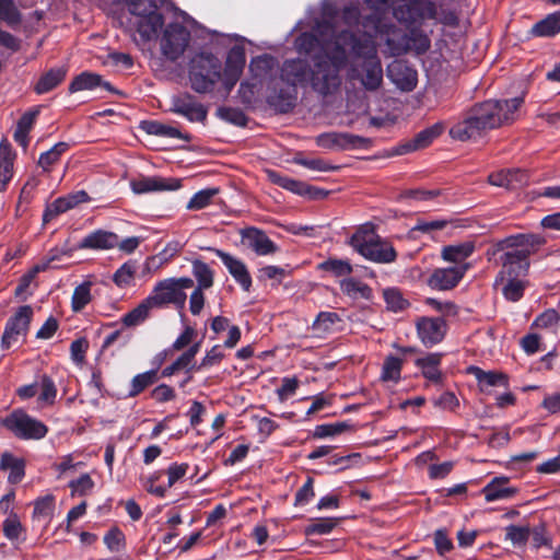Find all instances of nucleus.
<instances>
[{
	"mask_svg": "<svg viewBox=\"0 0 560 560\" xmlns=\"http://www.w3.org/2000/svg\"><path fill=\"white\" fill-rule=\"evenodd\" d=\"M130 187L135 194L142 195L153 191L175 190L179 187V184H170L165 178L159 176H140L130 182Z\"/></svg>",
	"mask_w": 560,
	"mask_h": 560,
	"instance_id": "nucleus-21",
	"label": "nucleus"
},
{
	"mask_svg": "<svg viewBox=\"0 0 560 560\" xmlns=\"http://www.w3.org/2000/svg\"><path fill=\"white\" fill-rule=\"evenodd\" d=\"M270 178L272 183L278 185L279 187L287 189L293 194L299 196H304L307 191V184L301 180L293 179L289 176L280 175L278 173H270Z\"/></svg>",
	"mask_w": 560,
	"mask_h": 560,
	"instance_id": "nucleus-43",
	"label": "nucleus"
},
{
	"mask_svg": "<svg viewBox=\"0 0 560 560\" xmlns=\"http://www.w3.org/2000/svg\"><path fill=\"white\" fill-rule=\"evenodd\" d=\"M468 371L476 377L481 387L499 386L509 388V376L505 373L495 371H483L479 366L474 365L469 366Z\"/></svg>",
	"mask_w": 560,
	"mask_h": 560,
	"instance_id": "nucleus-29",
	"label": "nucleus"
},
{
	"mask_svg": "<svg viewBox=\"0 0 560 560\" xmlns=\"http://www.w3.org/2000/svg\"><path fill=\"white\" fill-rule=\"evenodd\" d=\"M383 298L386 303V308L390 312H404L410 306V302L404 296L398 288H386L383 290Z\"/></svg>",
	"mask_w": 560,
	"mask_h": 560,
	"instance_id": "nucleus-36",
	"label": "nucleus"
},
{
	"mask_svg": "<svg viewBox=\"0 0 560 560\" xmlns=\"http://www.w3.org/2000/svg\"><path fill=\"white\" fill-rule=\"evenodd\" d=\"M405 359L388 354L383 362L381 380L383 382L398 383L401 378V370Z\"/></svg>",
	"mask_w": 560,
	"mask_h": 560,
	"instance_id": "nucleus-33",
	"label": "nucleus"
},
{
	"mask_svg": "<svg viewBox=\"0 0 560 560\" xmlns=\"http://www.w3.org/2000/svg\"><path fill=\"white\" fill-rule=\"evenodd\" d=\"M32 318L33 308L30 305L20 306L16 312L8 318L1 337L2 349L8 350L19 341L20 337H26Z\"/></svg>",
	"mask_w": 560,
	"mask_h": 560,
	"instance_id": "nucleus-8",
	"label": "nucleus"
},
{
	"mask_svg": "<svg viewBox=\"0 0 560 560\" xmlns=\"http://www.w3.org/2000/svg\"><path fill=\"white\" fill-rule=\"evenodd\" d=\"M91 287V281H84L74 288L71 298V308L74 313L83 311L92 301Z\"/></svg>",
	"mask_w": 560,
	"mask_h": 560,
	"instance_id": "nucleus-40",
	"label": "nucleus"
},
{
	"mask_svg": "<svg viewBox=\"0 0 560 560\" xmlns=\"http://www.w3.org/2000/svg\"><path fill=\"white\" fill-rule=\"evenodd\" d=\"M318 269L331 273L334 277H346L352 273L353 268L349 260L328 258L318 265Z\"/></svg>",
	"mask_w": 560,
	"mask_h": 560,
	"instance_id": "nucleus-41",
	"label": "nucleus"
},
{
	"mask_svg": "<svg viewBox=\"0 0 560 560\" xmlns=\"http://www.w3.org/2000/svg\"><path fill=\"white\" fill-rule=\"evenodd\" d=\"M159 380L158 370L151 369L143 373L135 375L130 382V387L127 394L128 398H135L144 392L148 387L152 386Z\"/></svg>",
	"mask_w": 560,
	"mask_h": 560,
	"instance_id": "nucleus-31",
	"label": "nucleus"
},
{
	"mask_svg": "<svg viewBox=\"0 0 560 560\" xmlns=\"http://www.w3.org/2000/svg\"><path fill=\"white\" fill-rule=\"evenodd\" d=\"M523 103L521 96L476 103L451 127L450 136L458 141L477 140L490 130L514 122Z\"/></svg>",
	"mask_w": 560,
	"mask_h": 560,
	"instance_id": "nucleus-2",
	"label": "nucleus"
},
{
	"mask_svg": "<svg viewBox=\"0 0 560 560\" xmlns=\"http://www.w3.org/2000/svg\"><path fill=\"white\" fill-rule=\"evenodd\" d=\"M393 15L399 23H402L407 26H411L421 22V15L418 13V8L415 0L394 8Z\"/></svg>",
	"mask_w": 560,
	"mask_h": 560,
	"instance_id": "nucleus-35",
	"label": "nucleus"
},
{
	"mask_svg": "<svg viewBox=\"0 0 560 560\" xmlns=\"http://www.w3.org/2000/svg\"><path fill=\"white\" fill-rule=\"evenodd\" d=\"M354 425L350 421H340L335 423H324L315 427L313 431V438L325 439L328 436H335L346 431L353 430Z\"/></svg>",
	"mask_w": 560,
	"mask_h": 560,
	"instance_id": "nucleus-42",
	"label": "nucleus"
},
{
	"mask_svg": "<svg viewBox=\"0 0 560 560\" xmlns=\"http://www.w3.org/2000/svg\"><path fill=\"white\" fill-rule=\"evenodd\" d=\"M117 244L116 233L98 229L84 236L77 245V249L106 250L115 248Z\"/></svg>",
	"mask_w": 560,
	"mask_h": 560,
	"instance_id": "nucleus-19",
	"label": "nucleus"
},
{
	"mask_svg": "<svg viewBox=\"0 0 560 560\" xmlns=\"http://www.w3.org/2000/svg\"><path fill=\"white\" fill-rule=\"evenodd\" d=\"M191 89L197 93H209L222 78V63L211 52L195 55L188 67Z\"/></svg>",
	"mask_w": 560,
	"mask_h": 560,
	"instance_id": "nucleus-4",
	"label": "nucleus"
},
{
	"mask_svg": "<svg viewBox=\"0 0 560 560\" xmlns=\"http://www.w3.org/2000/svg\"><path fill=\"white\" fill-rule=\"evenodd\" d=\"M444 130L442 122H436L420 132H418L413 139L419 150L429 147L436 138H439Z\"/></svg>",
	"mask_w": 560,
	"mask_h": 560,
	"instance_id": "nucleus-46",
	"label": "nucleus"
},
{
	"mask_svg": "<svg viewBox=\"0 0 560 560\" xmlns=\"http://www.w3.org/2000/svg\"><path fill=\"white\" fill-rule=\"evenodd\" d=\"M0 423L20 440H42L48 433V427L43 421L31 417L21 408L0 419Z\"/></svg>",
	"mask_w": 560,
	"mask_h": 560,
	"instance_id": "nucleus-7",
	"label": "nucleus"
},
{
	"mask_svg": "<svg viewBox=\"0 0 560 560\" xmlns=\"http://www.w3.org/2000/svg\"><path fill=\"white\" fill-rule=\"evenodd\" d=\"M530 535L532 544L535 549L551 546V539L547 536L545 524H540L530 529Z\"/></svg>",
	"mask_w": 560,
	"mask_h": 560,
	"instance_id": "nucleus-64",
	"label": "nucleus"
},
{
	"mask_svg": "<svg viewBox=\"0 0 560 560\" xmlns=\"http://www.w3.org/2000/svg\"><path fill=\"white\" fill-rule=\"evenodd\" d=\"M98 86L105 89L110 93L120 94V92L116 90L110 84V82L104 81L101 74L90 71H83L77 77H74L71 83L69 84L68 90L70 93H75L79 91L94 90Z\"/></svg>",
	"mask_w": 560,
	"mask_h": 560,
	"instance_id": "nucleus-20",
	"label": "nucleus"
},
{
	"mask_svg": "<svg viewBox=\"0 0 560 560\" xmlns=\"http://www.w3.org/2000/svg\"><path fill=\"white\" fill-rule=\"evenodd\" d=\"M469 265L435 268L427 280V284L436 291H450L458 285L464 278Z\"/></svg>",
	"mask_w": 560,
	"mask_h": 560,
	"instance_id": "nucleus-15",
	"label": "nucleus"
},
{
	"mask_svg": "<svg viewBox=\"0 0 560 560\" xmlns=\"http://www.w3.org/2000/svg\"><path fill=\"white\" fill-rule=\"evenodd\" d=\"M318 43V37L314 33L303 32L295 39V48L300 54H305V56L302 58H308L310 56H313L322 50H326L328 52L332 51V48L330 50L322 48L317 51H314Z\"/></svg>",
	"mask_w": 560,
	"mask_h": 560,
	"instance_id": "nucleus-39",
	"label": "nucleus"
},
{
	"mask_svg": "<svg viewBox=\"0 0 560 560\" xmlns=\"http://www.w3.org/2000/svg\"><path fill=\"white\" fill-rule=\"evenodd\" d=\"M192 275L198 282L197 289L207 290L213 285L214 272L202 260H200V259L192 260Z\"/></svg>",
	"mask_w": 560,
	"mask_h": 560,
	"instance_id": "nucleus-38",
	"label": "nucleus"
},
{
	"mask_svg": "<svg viewBox=\"0 0 560 560\" xmlns=\"http://www.w3.org/2000/svg\"><path fill=\"white\" fill-rule=\"evenodd\" d=\"M140 129L148 135L163 137V138H176L187 142L191 140V136L183 133L179 129L165 125L158 120H142L140 122Z\"/></svg>",
	"mask_w": 560,
	"mask_h": 560,
	"instance_id": "nucleus-26",
	"label": "nucleus"
},
{
	"mask_svg": "<svg viewBox=\"0 0 560 560\" xmlns=\"http://www.w3.org/2000/svg\"><path fill=\"white\" fill-rule=\"evenodd\" d=\"M70 210L65 197H59L51 203H48L43 213V222L49 223L55 220L59 214Z\"/></svg>",
	"mask_w": 560,
	"mask_h": 560,
	"instance_id": "nucleus-57",
	"label": "nucleus"
},
{
	"mask_svg": "<svg viewBox=\"0 0 560 560\" xmlns=\"http://www.w3.org/2000/svg\"><path fill=\"white\" fill-rule=\"evenodd\" d=\"M275 65V57L270 55H261L252 59L249 68L256 77H264L273 69Z\"/></svg>",
	"mask_w": 560,
	"mask_h": 560,
	"instance_id": "nucleus-55",
	"label": "nucleus"
},
{
	"mask_svg": "<svg viewBox=\"0 0 560 560\" xmlns=\"http://www.w3.org/2000/svg\"><path fill=\"white\" fill-rule=\"evenodd\" d=\"M2 530L5 538L11 541L20 539L21 535L25 533L19 516L13 512L3 521Z\"/></svg>",
	"mask_w": 560,
	"mask_h": 560,
	"instance_id": "nucleus-50",
	"label": "nucleus"
},
{
	"mask_svg": "<svg viewBox=\"0 0 560 560\" xmlns=\"http://www.w3.org/2000/svg\"><path fill=\"white\" fill-rule=\"evenodd\" d=\"M341 520L340 517L312 518L303 532L306 536L328 535L338 526Z\"/></svg>",
	"mask_w": 560,
	"mask_h": 560,
	"instance_id": "nucleus-34",
	"label": "nucleus"
},
{
	"mask_svg": "<svg viewBox=\"0 0 560 560\" xmlns=\"http://www.w3.org/2000/svg\"><path fill=\"white\" fill-rule=\"evenodd\" d=\"M69 488L72 497H84L94 488V481L89 474H83L78 479L71 480Z\"/></svg>",
	"mask_w": 560,
	"mask_h": 560,
	"instance_id": "nucleus-58",
	"label": "nucleus"
},
{
	"mask_svg": "<svg viewBox=\"0 0 560 560\" xmlns=\"http://www.w3.org/2000/svg\"><path fill=\"white\" fill-rule=\"evenodd\" d=\"M38 387L40 389L38 400L47 405H52L57 396V387L52 378L44 374L40 377Z\"/></svg>",
	"mask_w": 560,
	"mask_h": 560,
	"instance_id": "nucleus-53",
	"label": "nucleus"
},
{
	"mask_svg": "<svg viewBox=\"0 0 560 560\" xmlns=\"http://www.w3.org/2000/svg\"><path fill=\"white\" fill-rule=\"evenodd\" d=\"M505 281L502 287L503 296L510 302H518L524 296L526 283L520 278H505Z\"/></svg>",
	"mask_w": 560,
	"mask_h": 560,
	"instance_id": "nucleus-44",
	"label": "nucleus"
},
{
	"mask_svg": "<svg viewBox=\"0 0 560 560\" xmlns=\"http://www.w3.org/2000/svg\"><path fill=\"white\" fill-rule=\"evenodd\" d=\"M340 320V316L335 312H319L313 322V329L327 334L332 329V326Z\"/></svg>",
	"mask_w": 560,
	"mask_h": 560,
	"instance_id": "nucleus-54",
	"label": "nucleus"
},
{
	"mask_svg": "<svg viewBox=\"0 0 560 560\" xmlns=\"http://www.w3.org/2000/svg\"><path fill=\"white\" fill-rule=\"evenodd\" d=\"M168 110L186 118L190 122H205L208 116V108L189 93L173 95L170 101Z\"/></svg>",
	"mask_w": 560,
	"mask_h": 560,
	"instance_id": "nucleus-12",
	"label": "nucleus"
},
{
	"mask_svg": "<svg viewBox=\"0 0 560 560\" xmlns=\"http://www.w3.org/2000/svg\"><path fill=\"white\" fill-rule=\"evenodd\" d=\"M155 308H163L170 304L175 305L177 308H183L186 303L187 295L185 292H179L174 287L170 278L159 281L151 293L148 295Z\"/></svg>",
	"mask_w": 560,
	"mask_h": 560,
	"instance_id": "nucleus-14",
	"label": "nucleus"
},
{
	"mask_svg": "<svg viewBox=\"0 0 560 560\" xmlns=\"http://www.w3.org/2000/svg\"><path fill=\"white\" fill-rule=\"evenodd\" d=\"M506 170L509 172V174H508L509 189L515 190V189H518L528 184L529 175H528L527 171L522 170V168H506Z\"/></svg>",
	"mask_w": 560,
	"mask_h": 560,
	"instance_id": "nucleus-63",
	"label": "nucleus"
},
{
	"mask_svg": "<svg viewBox=\"0 0 560 560\" xmlns=\"http://www.w3.org/2000/svg\"><path fill=\"white\" fill-rule=\"evenodd\" d=\"M103 541L110 552H120L126 548V536L117 526H113L107 530Z\"/></svg>",
	"mask_w": 560,
	"mask_h": 560,
	"instance_id": "nucleus-45",
	"label": "nucleus"
},
{
	"mask_svg": "<svg viewBox=\"0 0 560 560\" xmlns=\"http://www.w3.org/2000/svg\"><path fill=\"white\" fill-rule=\"evenodd\" d=\"M0 19L11 27L22 22V14L13 0H0Z\"/></svg>",
	"mask_w": 560,
	"mask_h": 560,
	"instance_id": "nucleus-47",
	"label": "nucleus"
},
{
	"mask_svg": "<svg viewBox=\"0 0 560 560\" xmlns=\"http://www.w3.org/2000/svg\"><path fill=\"white\" fill-rule=\"evenodd\" d=\"M338 39L340 42H336L334 45L339 44L346 50V46L350 48V54L353 59H360L361 61H365L377 57V47L372 39V37L368 34L358 35L357 33L342 30L338 34ZM335 46H332L334 48Z\"/></svg>",
	"mask_w": 560,
	"mask_h": 560,
	"instance_id": "nucleus-11",
	"label": "nucleus"
},
{
	"mask_svg": "<svg viewBox=\"0 0 560 560\" xmlns=\"http://www.w3.org/2000/svg\"><path fill=\"white\" fill-rule=\"evenodd\" d=\"M314 478L307 477L303 486L295 493L294 506L306 505L314 499Z\"/></svg>",
	"mask_w": 560,
	"mask_h": 560,
	"instance_id": "nucleus-59",
	"label": "nucleus"
},
{
	"mask_svg": "<svg viewBox=\"0 0 560 560\" xmlns=\"http://www.w3.org/2000/svg\"><path fill=\"white\" fill-rule=\"evenodd\" d=\"M224 358V352L222 351V347L220 345L213 346L210 350L206 352V355L202 358L200 363H198V369L200 371L207 370L214 365L221 363Z\"/></svg>",
	"mask_w": 560,
	"mask_h": 560,
	"instance_id": "nucleus-61",
	"label": "nucleus"
},
{
	"mask_svg": "<svg viewBox=\"0 0 560 560\" xmlns=\"http://www.w3.org/2000/svg\"><path fill=\"white\" fill-rule=\"evenodd\" d=\"M67 72L68 70L65 67L49 69L36 82L34 86L35 93L42 95L52 91L63 82Z\"/></svg>",
	"mask_w": 560,
	"mask_h": 560,
	"instance_id": "nucleus-28",
	"label": "nucleus"
},
{
	"mask_svg": "<svg viewBox=\"0 0 560 560\" xmlns=\"http://www.w3.org/2000/svg\"><path fill=\"white\" fill-rule=\"evenodd\" d=\"M153 308H155L154 305L147 296L138 306L126 313L122 316L121 322L127 327L137 326L143 323L150 316V312Z\"/></svg>",
	"mask_w": 560,
	"mask_h": 560,
	"instance_id": "nucleus-32",
	"label": "nucleus"
},
{
	"mask_svg": "<svg viewBox=\"0 0 560 560\" xmlns=\"http://www.w3.org/2000/svg\"><path fill=\"white\" fill-rule=\"evenodd\" d=\"M217 116L237 127H245L248 122V117L240 108L221 106L217 109Z\"/></svg>",
	"mask_w": 560,
	"mask_h": 560,
	"instance_id": "nucleus-48",
	"label": "nucleus"
},
{
	"mask_svg": "<svg viewBox=\"0 0 560 560\" xmlns=\"http://www.w3.org/2000/svg\"><path fill=\"white\" fill-rule=\"evenodd\" d=\"M70 149V144L68 142L60 141L56 143L48 151L43 152L38 159V165L43 168L44 172H49L50 167L57 164L63 153H66Z\"/></svg>",
	"mask_w": 560,
	"mask_h": 560,
	"instance_id": "nucleus-37",
	"label": "nucleus"
},
{
	"mask_svg": "<svg viewBox=\"0 0 560 560\" xmlns=\"http://www.w3.org/2000/svg\"><path fill=\"white\" fill-rule=\"evenodd\" d=\"M352 78L360 81L369 92L377 91L383 84V68L380 57L361 61L358 67L351 69Z\"/></svg>",
	"mask_w": 560,
	"mask_h": 560,
	"instance_id": "nucleus-13",
	"label": "nucleus"
},
{
	"mask_svg": "<svg viewBox=\"0 0 560 560\" xmlns=\"http://www.w3.org/2000/svg\"><path fill=\"white\" fill-rule=\"evenodd\" d=\"M348 244L365 259L375 264H390L397 258V252L393 245L378 235L368 237L364 233L357 232Z\"/></svg>",
	"mask_w": 560,
	"mask_h": 560,
	"instance_id": "nucleus-6",
	"label": "nucleus"
},
{
	"mask_svg": "<svg viewBox=\"0 0 560 560\" xmlns=\"http://www.w3.org/2000/svg\"><path fill=\"white\" fill-rule=\"evenodd\" d=\"M316 144L319 148L328 150H368L373 141L370 138L349 133V132H324L316 137Z\"/></svg>",
	"mask_w": 560,
	"mask_h": 560,
	"instance_id": "nucleus-10",
	"label": "nucleus"
},
{
	"mask_svg": "<svg viewBox=\"0 0 560 560\" xmlns=\"http://www.w3.org/2000/svg\"><path fill=\"white\" fill-rule=\"evenodd\" d=\"M190 40L189 31L180 23H170L161 39V50L166 59L176 61L186 50Z\"/></svg>",
	"mask_w": 560,
	"mask_h": 560,
	"instance_id": "nucleus-9",
	"label": "nucleus"
},
{
	"mask_svg": "<svg viewBox=\"0 0 560 560\" xmlns=\"http://www.w3.org/2000/svg\"><path fill=\"white\" fill-rule=\"evenodd\" d=\"M347 63V50L339 44L331 52L322 50L308 58L285 59L279 69V78L285 85H268L266 102L277 114H288L296 105L298 88L310 89L322 97L332 96L341 88V71Z\"/></svg>",
	"mask_w": 560,
	"mask_h": 560,
	"instance_id": "nucleus-1",
	"label": "nucleus"
},
{
	"mask_svg": "<svg viewBox=\"0 0 560 560\" xmlns=\"http://www.w3.org/2000/svg\"><path fill=\"white\" fill-rule=\"evenodd\" d=\"M240 234L241 243L258 256L273 255L279 250L278 245L261 229L247 226Z\"/></svg>",
	"mask_w": 560,
	"mask_h": 560,
	"instance_id": "nucleus-16",
	"label": "nucleus"
},
{
	"mask_svg": "<svg viewBox=\"0 0 560 560\" xmlns=\"http://www.w3.org/2000/svg\"><path fill=\"white\" fill-rule=\"evenodd\" d=\"M476 249L475 243L471 241L446 245L441 250V257L448 262L456 266H462L467 258H469Z\"/></svg>",
	"mask_w": 560,
	"mask_h": 560,
	"instance_id": "nucleus-25",
	"label": "nucleus"
},
{
	"mask_svg": "<svg viewBox=\"0 0 560 560\" xmlns=\"http://www.w3.org/2000/svg\"><path fill=\"white\" fill-rule=\"evenodd\" d=\"M510 478L505 476H498L491 479L482 489L481 493L485 495L487 502H493L503 499H510L517 492V488L506 487Z\"/></svg>",
	"mask_w": 560,
	"mask_h": 560,
	"instance_id": "nucleus-22",
	"label": "nucleus"
},
{
	"mask_svg": "<svg viewBox=\"0 0 560 560\" xmlns=\"http://www.w3.org/2000/svg\"><path fill=\"white\" fill-rule=\"evenodd\" d=\"M129 12L139 16L137 31L144 40L155 36L164 24V16L159 10L167 0H126Z\"/></svg>",
	"mask_w": 560,
	"mask_h": 560,
	"instance_id": "nucleus-5",
	"label": "nucleus"
},
{
	"mask_svg": "<svg viewBox=\"0 0 560 560\" xmlns=\"http://www.w3.org/2000/svg\"><path fill=\"white\" fill-rule=\"evenodd\" d=\"M208 249L213 252L221 259L235 282L238 283L245 292H249L253 280L245 262L222 249L212 247Z\"/></svg>",
	"mask_w": 560,
	"mask_h": 560,
	"instance_id": "nucleus-18",
	"label": "nucleus"
},
{
	"mask_svg": "<svg viewBox=\"0 0 560 560\" xmlns=\"http://www.w3.org/2000/svg\"><path fill=\"white\" fill-rule=\"evenodd\" d=\"M417 335L425 347H433L440 343L447 330L443 317H420L416 324Z\"/></svg>",
	"mask_w": 560,
	"mask_h": 560,
	"instance_id": "nucleus-17",
	"label": "nucleus"
},
{
	"mask_svg": "<svg viewBox=\"0 0 560 560\" xmlns=\"http://www.w3.org/2000/svg\"><path fill=\"white\" fill-rule=\"evenodd\" d=\"M559 320L560 316L558 312L553 308H548L535 318V320L532 324V328H550L556 326Z\"/></svg>",
	"mask_w": 560,
	"mask_h": 560,
	"instance_id": "nucleus-62",
	"label": "nucleus"
},
{
	"mask_svg": "<svg viewBox=\"0 0 560 560\" xmlns=\"http://www.w3.org/2000/svg\"><path fill=\"white\" fill-rule=\"evenodd\" d=\"M530 536L528 526L509 525L505 528V539L510 540L513 546H525Z\"/></svg>",
	"mask_w": 560,
	"mask_h": 560,
	"instance_id": "nucleus-52",
	"label": "nucleus"
},
{
	"mask_svg": "<svg viewBox=\"0 0 560 560\" xmlns=\"http://www.w3.org/2000/svg\"><path fill=\"white\" fill-rule=\"evenodd\" d=\"M339 284L341 292L352 300L363 299L371 302L374 298L372 288L355 278H345Z\"/></svg>",
	"mask_w": 560,
	"mask_h": 560,
	"instance_id": "nucleus-27",
	"label": "nucleus"
},
{
	"mask_svg": "<svg viewBox=\"0 0 560 560\" xmlns=\"http://www.w3.org/2000/svg\"><path fill=\"white\" fill-rule=\"evenodd\" d=\"M424 304L435 312L441 313L443 316H457L459 313V307L451 301L442 302L434 298H428Z\"/></svg>",
	"mask_w": 560,
	"mask_h": 560,
	"instance_id": "nucleus-60",
	"label": "nucleus"
},
{
	"mask_svg": "<svg viewBox=\"0 0 560 560\" xmlns=\"http://www.w3.org/2000/svg\"><path fill=\"white\" fill-rule=\"evenodd\" d=\"M136 273V264L127 261L122 264L114 273L113 281L116 285L124 288L131 283Z\"/></svg>",
	"mask_w": 560,
	"mask_h": 560,
	"instance_id": "nucleus-56",
	"label": "nucleus"
},
{
	"mask_svg": "<svg viewBox=\"0 0 560 560\" xmlns=\"http://www.w3.org/2000/svg\"><path fill=\"white\" fill-rule=\"evenodd\" d=\"M560 34V10L547 14L528 31L529 37L551 38Z\"/></svg>",
	"mask_w": 560,
	"mask_h": 560,
	"instance_id": "nucleus-24",
	"label": "nucleus"
},
{
	"mask_svg": "<svg viewBox=\"0 0 560 560\" xmlns=\"http://www.w3.org/2000/svg\"><path fill=\"white\" fill-rule=\"evenodd\" d=\"M443 354L440 352L428 353L422 358L415 360V365L421 370V374L428 381L434 384L443 382V373L439 369L442 362Z\"/></svg>",
	"mask_w": 560,
	"mask_h": 560,
	"instance_id": "nucleus-23",
	"label": "nucleus"
},
{
	"mask_svg": "<svg viewBox=\"0 0 560 560\" xmlns=\"http://www.w3.org/2000/svg\"><path fill=\"white\" fill-rule=\"evenodd\" d=\"M0 469L9 470L8 481L11 485H16L21 482L25 476L24 460L21 458H16L9 453H3L1 455Z\"/></svg>",
	"mask_w": 560,
	"mask_h": 560,
	"instance_id": "nucleus-30",
	"label": "nucleus"
},
{
	"mask_svg": "<svg viewBox=\"0 0 560 560\" xmlns=\"http://www.w3.org/2000/svg\"><path fill=\"white\" fill-rule=\"evenodd\" d=\"M217 194H219V188H206L197 191L188 201L187 209L201 210L208 207Z\"/></svg>",
	"mask_w": 560,
	"mask_h": 560,
	"instance_id": "nucleus-49",
	"label": "nucleus"
},
{
	"mask_svg": "<svg viewBox=\"0 0 560 560\" xmlns=\"http://www.w3.org/2000/svg\"><path fill=\"white\" fill-rule=\"evenodd\" d=\"M245 61L246 57L244 49L242 47L234 46L228 52L224 69L242 74Z\"/></svg>",
	"mask_w": 560,
	"mask_h": 560,
	"instance_id": "nucleus-51",
	"label": "nucleus"
},
{
	"mask_svg": "<svg viewBox=\"0 0 560 560\" xmlns=\"http://www.w3.org/2000/svg\"><path fill=\"white\" fill-rule=\"evenodd\" d=\"M546 244L545 236L536 233L510 235L495 244V250L502 252L499 261L502 266L495 278V284L505 278L526 277L530 267L529 257Z\"/></svg>",
	"mask_w": 560,
	"mask_h": 560,
	"instance_id": "nucleus-3",
	"label": "nucleus"
}]
</instances>
